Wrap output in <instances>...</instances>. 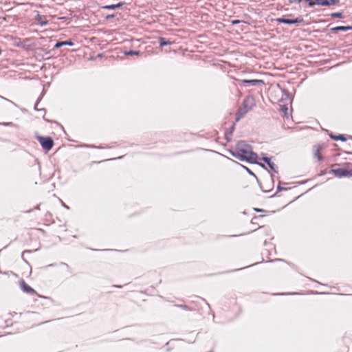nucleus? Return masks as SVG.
<instances>
[{
    "label": "nucleus",
    "instance_id": "obj_1",
    "mask_svg": "<svg viewBox=\"0 0 352 352\" xmlns=\"http://www.w3.org/2000/svg\"><path fill=\"white\" fill-rule=\"evenodd\" d=\"M231 153L233 157L240 161L254 163L258 159L257 154L252 151L251 146L247 144L244 141L239 142L235 151H232Z\"/></svg>",
    "mask_w": 352,
    "mask_h": 352
},
{
    "label": "nucleus",
    "instance_id": "obj_14",
    "mask_svg": "<svg viewBox=\"0 0 352 352\" xmlns=\"http://www.w3.org/2000/svg\"><path fill=\"white\" fill-rule=\"evenodd\" d=\"M140 53V51H133V50H130V51L124 52V54L127 56L139 55Z\"/></svg>",
    "mask_w": 352,
    "mask_h": 352
},
{
    "label": "nucleus",
    "instance_id": "obj_18",
    "mask_svg": "<svg viewBox=\"0 0 352 352\" xmlns=\"http://www.w3.org/2000/svg\"><path fill=\"white\" fill-rule=\"evenodd\" d=\"M339 171H341V176H346V171L342 169L339 170Z\"/></svg>",
    "mask_w": 352,
    "mask_h": 352
},
{
    "label": "nucleus",
    "instance_id": "obj_9",
    "mask_svg": "<svg viewBox=\"0 0 352 352\" xmlns=\"http://www.w3.org/2000/svg\"><path fill=\"white\" fill-rule=\"evenodd\" d=\"M73 45H74V43L72 42L71 41H61V42L56 43V44L55 45V48H59L64 45L72 46Z\"/></svg>",
    "mask_w": 352,
    "mask_h": 352
},
{
    "label": "nucleus",
    "instance_id": "obj_7",
    "mask_svg": "<svg viewBox=\"0 0 352 352\" xmlns=\"http://www.w3.org/2000/svg\"><path fill=\"white\" fill-rule=\"evenodd\" d=\"M352 30V26H337L335 28H332L331 31L333 33H336L338 31H347Z\"/></svg>",
    "mask_w": 352,
    "mask_h": 352
},
{
    "label": "nucleus",
    "instance_id": "obj_13",
    "mask_svg": "<svg viewBox=\"0 0 352 352\" xmlns=\"http://www.w3.org/2000/svg\"><path fill=\"white\" fill-rule=\"evenodd\" d=\"M320 147L317 146L314 151V157H316L318 159V160H321V157L320 155Z\"/></svg>",
    "mask_w": 352,
    "mask_h": 352
},
{
    "label": "nucleus",
    "instance_id": "obj_10",
    "mask_svg": "<svg viewBox=\"0 0 352 352\" xmlns=\"http://www.w3.org/2000/svg\"><path fill=\"white\" fill-rule=\"evenodd\" d=\"M263 160L267 164V165L272 170H276L275 164L274 162H272L269 157H263Z\"/></svg>",
    "mask_w": 352,
    "mask_h": 352
},
{
    "label": "nucleus",
    "instance_id": "obj_20",
    "mask_svg": "<svg viewBox=\"0 0 352 352\" xmlns=\"http://www.w3.org/2000/svg\"><path fill=\"white\" fill-rule=\"evenodd\" d=\"M240 21L239 20H234L232 21V24H236L239 23Z\"/></svg>",
    "mask_w": 352,
    "mask_h": 352
},
{
    "label": "nucleus",
    "instance_id": "obj_4",
    "mask_svg": "<svg viewBox=\"0 0 352 352\" xmlns=\"http://www.w3.org/2000/svg\"><path fill=\"white\" fill-rule=\"evenodd\" d=\"M37 139L41 144L42 147L47 151L50 150L54 145L53 140L51 138L38 136Z\"/></svg>",
    "mask_w": 352,
    "mask_h": 352
},
{
    "label": "nucleus",
    "instance_id": "obj_8",
    "mask_svg": "<svg viewBox=\"0 0 352 352\" xmlns=\"http://www.w3.org/2000/svg\"><path fill=\"white\" fill-rule=\"evenodd\" d=\"M124 2H120L117 4H112V5H108V6H104L102 7V9L104 10H114L118 8H120L124 5Z\"/></svg>",
    "mask_w": 352,
    "mask_h": 352
},
{
    "label": "nucleus",
    "instance_id": "obj_21",
    "mask_svg": "<svg viewBox=\"0 0 352 352\" xmlns=\"http://www.w3.org/2000/svg\"><path fill=\"white\" fill-rule=\"evenodd\" d=\"M113 16H114V15H113V14L112 15H108L107 16V19H109L113 18Z\"/></svg>",
    "mask_w": 352,
    "mask_h": 352
},
{
    "label": "nucleus",
    "instance_id": "obj_12",
    "mask_svg": "<svg viewBox=\"0 0 352 352\" xmlns=\"http://www.w3.org/2000/svg\"><path fill=\"white\" fill-rule=\"evenodd\" d=\"M22 287L23 290L28 293L34 292V290L30 286L28 285L24 281H23Z\"/></svg>",
    "mask_w": 352,
    "mask_h": 352
},
{
    "label": "nucleus",
    "instance_id": "obj_17",
    "mask_svg": "<svg viewBox=\"0 0 352 352\" xmlns=\"http://www.w3.org/2000/svg\"><path fill=\"white\" fill-rule=\"evenodd\" d=\"M281 111L284 112L285 115L287 114L288 108L285 106H281Z\"/></svg>",
    "mask_w": 352,
    "mask_h": 352
},
{
    "label": "nucleus",
    "instance_id": "obj_16",
    "mask_svg": "<svg viewBox=\"0 0 352 352\" xmlns=\"http://www.w3.org/2000/svg\"><path fill=\"white\" fill-rule=\"evenodd\" d=\"M331 15L333 18H342L343 17L342 12H334V13H332Z\"/></svg>",
    "mask_w": 352,
    "mask_h": 352
},
{
    "label": "nucleus",
    "instance_id": "obj_5",
    "mask_svg": "<svg viewBox=\"0 0 352 352\" xmlns=\"http://www.w3.org/2000/svg\"><path fill=\"white\" fill-rule=\"evenodd\" d=\"M276 21L279 23H285L288 25L300 23L303 22V19L302 17H298L294 19H288L285 18H278L276 19Z\"/></svg>",
    "mask_w": 352,
    "mask_h": 352
},
{
    "label": "nucleus",
    "instance_id": "obj_23",
    "mask_svg": "<svg viewBox=\"0 0 352 352\" xmlns=\"http://www.w3.org/2000/svg\"><path fill=\"white\" fill-rule=\"evenodd\" d=\"M11 124L10 122H8V123H6L5 124H6V125H9V124Z\"/></svg>",
    "mask_w": 352,
    "mask_h": 352
},
{
    "label": "nucleus",
    "instance_id": "obj_11",
    "mask_svg": "<svg viewBox=\"0 0 352 352\" xmlns=\"http://www.w3.org/2000/svg\"><path fill=\"white\" fill-rule=\"evenodd\" d=\"M330 137L334 140H341L343 142L346 140L344 135H330Z\"/></svg>",
    "mask_w": 352,
    "mask_h": 352
},
{
    "label": "nucleus",
    "instance_id": "obj_6",
    "mask_svg": "<svg viewBox=\"0 0 352 352\" xmlns=\"http://www.w3.org/2000/svg\"><path fill=\"white\" fill-rule=\"evenodd\" d=\"M241 82L243 83H247L252 86L261 85H263L264 82L262 80H242Z\"/></svg>",
    "mask_w": 352,
    "mask_h": 352
},
{
    "label": "nucleus",
    "instance_id": "obj_22",
    "mask_svg": "<svg viewBox=\"0 0 352 352\" xmlns=\"http://www.w3.org/2000/svg\"><path fill=\"white\" fill-rule=\"evenodd\" d=\"M283 188H282V187H280V186H278V190H282Z\"/></svg>",
    "mask_w": 352,
    "mask_h": 352
},
{
    "label": "nucleus",
    "instance_id": "obj_3",
    "mask_svg": "<svg viewBox=\"0 0 352 352\" xmlns=\"http://www.w3.org/2000/svg\"><path fill=\"white\" fill-rule=\"evenodd\" d=\"M309 6H313L314 5L326 6H332L336 5L339 2V0H306Z\"/></svg>",
    "mask_w": 352,
    "mask_h": 352
},
{
    "label": "nucleus",
    "instance_id": "obj_24",
    "mask_svg": "<svg viewBox=\"0 0 352 352\" xmlns=\"http://www.w3.org/2000/svg\"><path fill=\"white\" fill-rule=\"evenodd\" d=\"M302 0H298V2H300Z\"/></svg>",
    "mask_w": 352,
    "mask_h": 352
},
{
    "label": "nucleus",
    "instance_id": "obj_15",
    "mask_svg": "<svg viewBox=\"0 0 352 352\" xmlns=\"http://www.w3.org/2000/svg\"><path fill=\"white\" fill-rule=\"evenodd\" d=\"M171 43V42L170 41H166L165 39L162 37H161L160 38V45L161 46H164V45H170Z\"/></svg>",
    "mask_w": 352,
    "mask_h": 352
},
{
    "label": "nucleus",
    "instance_id": "obj_2",
    "mask_svg": "<svg viewBox=\"0 0 352 352\" xmlns=\"http://www.w3.org/2000/svg\"><path fill=\"white\" fill-rule=\"evenodd\" d=\"M254 105V99L252 96L245 98L243 102V107L239 111V116L236 120H239L240 117L243 116L248 111L251 110Z\"/></svg>",
    "mask_w": 352,
    "mask_h": 352
},
{
    "label": "nucleus",
    "instance_id": "obj_19",
    "mask_svg": "<svg viewBox=\"0 0 352 352\" xmlns=\"http://www.w3.org/2000/svg\"><path fill=\"white\" fill-rule=\"evenodd\" d=\"M40 24L41 25H46L47 24V21H39Z\"/></svg>",
    "mask_w": 352,
    "mask_h": 352
}]
</instances>
